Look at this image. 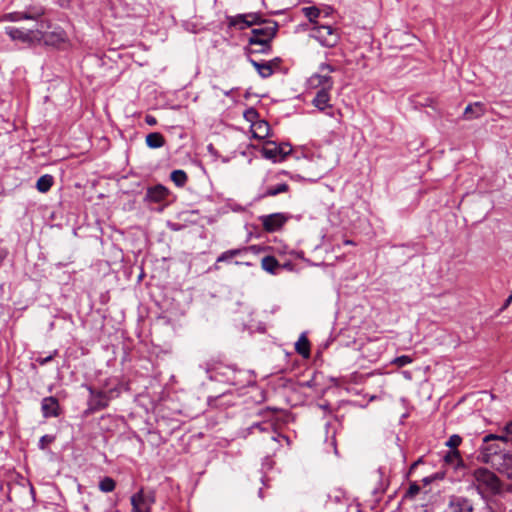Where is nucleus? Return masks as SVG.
Segmentation results:
<instances>
[{"label":"nucleus","instance_id":"obj_41","mask_svg":"<svg viewBox=\"0 0 512 512\" xmlns=\"http://www.w3.org/2000/svg\"><path fill=\"white\" fill-rule=\"evenodd\" d=\"M266 50L264 46H256L255 48H246L248 55L250 54H269L272 50Z\"/></svg>","mask_w":512,"mask_h":512},{"label":"nucleus","instance_id":"obj_30","mask_svg":"<svg viewBox=\"0 0 512 512\" xmlns=\"http://www.w3.org/2000/svg\"><path fill=\"white\" fill-rule=\"evenodd\" d=\"M444 461L449 464L456 463L457 465H459L460 463H462V458L460 456V452L458 450H450L444 456Z\"/></svg>","mask_w":512,"mask_h":512},{"label":"nucleus","instance_id":"obj_35","mask_svg":"<svg viewBox=\"0 0 512 512\" xmlns=\"http://www.w3.org/2000/svg\"><path fill=\"white\" fill-rule=\"evenodd\" d=\"M239 250L241 251V256L247 255L248 253L257 255V254L261 253L262 251H264V247H261L259 245H250V246L241 247V248H239Z\"/></svg>","mask_w":512,"mask_h":512},{"label":"nucleus","instance_id":"obj_28","mask_svg":"<svg viewBox=\"0 0 512 512\" xmlns=\"http://www.w3.org/2000/svg\"><path fill=\"white\" fill-rule=\"evenodd\" d=\"M98 488L103 493L112 492L116 488V481L109 476H105L99 481Z\"/></svg>","mask_w":512,"mask_h":512},{"label":"nucleus","instance_id":"obj_47","mask_svg":"<svg viewBox=\"0 0 512 512\" xmlns=\"http://www.w3.org/2000/svg\"><path fill=\"white\" fill-rule=\"evenodd\" d=\"M511 302H512V297H510V296H509V297L505 300V302H504V304H503V307H502V310L506 309V308L511 304Z\"/></svg>","mask_w":512,"mask_h":512},{"label":"nucleus","instance_id":"obj_48","mask_svg":"<svg viewBox=\"0 0 512 512\" xmlns=\"http://www.w3.org/2000/svg\"><path fill=\"white\" fill-rule=\"evenodd\" d=\"M235 265H245V266H251L252 264L250 262H243V261H235Z\"/></svg>","mask_w":512,"mask_h":512},{"label":"nucleus","instance_id":"obj_16","mask_svg":"<svg viewBox=\"0 0 512 512\" xmlns=\"http://www.w3.org/2000/svg\"><path fill=\"white\" fill-rule=\"evenodd\" d=\"M486 109L485 105L482 102H475L469 104L464 110V118L467 120H472L481 117L484 115Z\"/></svg>","mask_w":512,"mask_h":512},{"label":"nucleus","instance_id":"obj_36","mask_svg":"<svg viewBox=\"0 0 512 512\" xmlns=\"http://www.w3.org/2000/svg\"><path fill=\"white\" fill-rule=\"evenodd\" d=\"M413 362V358L408 355H401L392 360L391 364L397 367H404Z\"/></svg>","mask_w":512,"mask_h":512},{"label":"nucleus","instance_id":"obj_19","mask_svg":"<svg viewBox=\"0 0 512 512\" xmlns=\"http://www.w3.org/2000/svg\"><path fill=\"white\" fill-rule=\"evenodd\" d=\"M248 61L256 69L260 77L265 79L273 75V70L267 61H256L250 57H248Z\"/></svg>","mask_w":512,"mask_h":512},{"label":"nucleus","instance_id":"obj_46","mask_svg":"<svg viewBox=\"0 0 512 512\" xmlns=\"http://www.w3.org/2000/svg\"><path fill=\"white\" fill-rule=\"evenodd\" d=\"M57 2L62 8H68L70 6L71 0H57Z\"/></svg>","mask_w":512,"mask_h":512},{"label":"nucleus","instance_id":"obj_50","mask_svg":"<svg viewBox=\"0 0 512 512\" xmlns=\"http://www.w3.org/2000/svg\"><path fill=\"white\" fill-rule=\"evenodd\" d=\"M343 243H344L345 245H355V242H354V241H352V240H348V239H347V240H345Z\"/></svg>","mask_w":512,"mask_h":512},{"label":"nucleus","instance_id":"obj_49","mask_svg":"<svg viewBox=\"0 0 512 512\" xmlns=\"http://www.w3.org/2000/svg\"><path fill=\"white\" fill-rule=\"evenodd\" d=\"M432 480H433V478H431V477H425V478H423V482H424V484H429Z\"/></svg>","mask_w":512,"mask_h":512},{"label":"nucleus","instance_id":"obj_42","mask_svg":"<svg viewBox=\"0 0 512 512\" xmlns=\"http://www.w3.org/2000/svg\"><path fill=\"white\" fill-rule=\"evenodd\" d=\"M319 70H320L321 73L329 75V73L335 72L336 68L334 66L328 64V63H322L319 66Z\"/></svg>","mask_w":512,"mask_h":512},{"label":"nucleus","instance_id":"obj_32","mask_svg":"<svg viewBox=\"0 0 512 512\" xmlns=\"http://www.w3.org/2000/svg\"><path fill=\"white\" fill-rule=\"evenodd\" d=\"M273 427L272 423L270 422H257V423H254L252 424L249 428H248V431L249 433H253V430L254 429H257L259 430L260 432H267L269 431L271 428Z\"/></svg>","mask_w":512,"mask_h":512},{"label":"nucleus","instance_id":"obj_31","mask_svg":"<svg viewBox=\"0 0 512 512\" xmlns=\"http://www.w3.org/2000/svg\"><path fill=\"white\" fill-rule=\"evenodd\" d=\"M258 117H259L258 111L253 107L246 109L244 112V118L252 124L251 126H253L254 123L259 121Z\"/></svg>","mask_w":512,"mask_h":512},{"label":"nucleus","instance_id":"obj_21","mask_svg":"<svg viewBox=\"0 0 512 512\" xmlns=\"http://www.w3.org/2000/svg\"><path fill=\"white\" fill-rule=\"evenodd\" d=\"M295 350L303 358L310 357V342L305 334H302L295 343Z\"/></svg>","mask_w":512,"mask_h":512},{"label":"nucleus","instance_id":"obj_17","mask_svg":"<svg viewBox=\"0 0 512 512\" xmlns=\"http://www.w3.org/2000/svg\"><path fill=\"white\" fill-rule=\"evenodd\" d=\"M228 26L239 30H245L251 26L247 14H238L236 16H227Z\"/></svg>","mask_w":512,"mask_h":512},{"label":"nucleus","instance_id":"obj_52","mask_svg":"<svg viewBox=\"0 0 512 512\" xmlns=\"http://www.w3.org/2000/svg\"><path fill=\"white\" fill-rule=\"evenodd\" d=\"M266 412L270 415L274 414L275 410H272L270 408H267Z\"/></svg>","mask_w":512,"mask_h":512},{"label":"nucleus","instance_id":"obj_5","mask_svg":"<svg viewBox=\"0 0 512 512\" xmlns=\"http://www.w3.org/2000/svg\"><path fill=\"white\" fill-rule=\"evenodd\" d=\"M131 512H151L152 505L156 503V491L153 489H144L134 493L130 498Z\"/></svg>","mask_w":512,"mask_h":512},{"label":"nucleus","instance_id":"obj_44","mask_svg":"<svg viewBox=\"0 0 512 512\" xmlns=\"http://www.w3.org/2000/svg\"><path fill=\"white\" fill-rule=\"evenodd\" d=\"M278 145L285 152V158H286L291 153L292 146L289 143H280Z\"/></svg>","mask_w":512,"mask_h":512},{"label":"nucleus","instance_id":"obj_34","mask_svg":"<svg viewBox=\"0 0 512 512\" xmlns=\"http://www.w3.org/2000/svg\"><path fill=\"white\" fill-rule=\"evenodd\" d=\"M420 492V486L416 483H410L408 489L406 490L404 494L405 499H414L416 495H418Z\"/></svg>","mask_w":512,"mask_h":512},{"label":"nucleus","instance_id":"obj_6","mask_svg":"<svg viewBox=\"0 0 512 512\" xmlns=\"http://www.w3.org/2000/svg\"><path fill=\"white\" fill-rule=\"evenodd\" d=\"M312 34L325 47L332 48L339 41V34L332 26L316 24L312 28Z\"/></svg>","mask_w":512,"mask_h":512},{"label":"nucleus","instance_id":"obj_1","mask_svg":"<svg viewBox=\"0 0 512 512\" xmlns=\"http://www.w3.org/2000/svg\"><path fill=\"white\" fill-rule=\"evenodd\" d=\"M501 444L503 438L500 434H487L482 439L478 450L477 459L485 464H490L500 472L512 475V454L505 451Z\"/></svg>","mask_w":512,"mask_h":512},{"label":"nucleus","instance_id":"obj_37","mask_svg":"<svg viewBox=\"0 0 512 512\" xmlns=\"http://www.w3.org/2000/svg\"><path fill=\"white\" fill-rule=\"evenodd\" d=\"M247 17L251 23V26L266 24L271 21V20L262 19L260 13H247Z\"/></svg>","mask_w":512,"mask_h":512},{"label":"nucleus","instance_id":"obj_39","mask_svg":"<svg viewBox=\"0 0 512 512\" xmlns=\"http://www.w3.org/2000/svg\"><path fill=\"white\" fill-rule=\"evenodd\" d=\"M54 440L55 436L46 434L40 438L38 446L40 449L44 450L49 444L54 442Z\"/></svg>","mask_w":512,"mask_h":512},{"label":"nucleus","instance_id":"obj_20","mask_svg":"<svg viewBox=\"0 0 512 512\" xmlns=\"http://www.w3.org/2000/svg\"><path fill=\"white\" fill-rule=\"evenodd\" d=\"M270 125L265 120H259L252 126V136L257 139H264L269 135Z\"/></svg>","mask_w":512,"mask_h":512},{"label":"nucleus","instance_id":"obj_26","mask_svg":"<svg viewBox=\"0 0 512 512\" xmlns=\"http://www.w3.org/2000/svg\"><path fill=\"white\" fill-rule=\"evenodd\" d=\"M287 191H289V185L287 183H280L276 186L267 188L266 191L261 195V198L276 196Z\"/></svg>","mask_w":512,"mask_h":512},{"label":"nucleus","instance_id":"obj_7","mask_svg":"<svg viewBox=\"0 0 512 512\" xmlns=\"http://www.w3.org/2000/svg\"><path fill=\"white\" fill-rule=\"evenodd\" d=\"M332 89L320 88L312 100V104L321 112H324L326 115L330 117H335V114H340L339 111H336L333 106L330 104V91Z\"/></svg>","mask_w":512,"mask_h":512},{"label":"nucleus","instance_id":"obj_11","mask_svg":"<svg viewBox=\"0 0 512 512\" xmlns=\"http://www.w3.org/2000/svg\"><path fill=\"white\" fill-rule=\"evenodd\" d=\"M261 154L264 158L272 160L273 162H281L285 160V152L274 141H266Z\"/></svg>","mask_w":512,"mask_h":512},{"label":"nucleus","instance_id":"obj_40","mask_svg":"<svg viewBox=\"0 0 512 512\" xmlns=\"http://www.w3.org/2000/svg\"><path fill=\"white\" fill-rule=\"evenodd\" d=\"M58 355V350L55 349L50 355H48L47 357H37L35 359V361L40 364L41 366L49 363L50 361H52L54 359L55 356Z\"/></svg>","mask_w":512,"mask_h":512},{"label":"nucleus","instance_id":"obj_24","mask_svg":"<svg viewBox=\"0 0 512 512\" xmlns=\"http://www.w3.org/2000/svg\"><path fill=\"white\" fill-rule=\"evenodd\" d=\"M54 178L50 174L42 175L36 183V188L41 193L48 192L53 186Z\"/></svg>","mask_w":512,"mask_h":512},{"label":"nucleus","instance_id":"obj_8","mask_svg":"<svg viewBox=\"0 0 512 512\" xmlns=\"http://www.w3.org/2000/svg\"><path fill=\"white\" fill-rule=\"evenodd\" d=\"M259 219L263 229L266 232L271 233L280 230L288 221L289 216L285 213H272L269 215H263Z\"/></svg>","mask_w":512,"mask_h":512},{"label":"nucleus","instance_id":"obj_14","mask_svg":"<svg viewBox=\"0 0 512 512\" xmlns=\"http://www.w3.org/2000/svg\"><path fill=\"white\" fill-rule=\"evenodd\" d=\"M445 512H473L471 501L465 497L453 496Z\"/></svg>","mask_w":512,"mask_h":512},{"label":"nucleus","instance_id":"obj_4","mask_svg":"<svg viewBox=\"0 0 512 512\" xmlns=\"http://www.w3.org/2000/svg\"><path fill=\"white\" fill-rule=\"evenodd\" d=\"M279 26L276 21H270L264 27L254 28L248 40L250 46H264L265 51L272 50V40L276 37Z\"/></svg>","mask_w":512,"mask_h":512},{"label":"nucleus","instance_id":"obj_15","mask_svg":"<svg viewBox=\"0 0 512 512\" xmlns=\"http://www.w3.org/2000/svg\"><path fill=\"white\" fill-rule=\"evenodd\" d=\"M42 38L45 44L55 46L64 43L67 39V35L62 28H57L52 32L44 33Z\"/></svg>","mask_w":512,"mask_h":512},{"label":"nucleus","instance_id":"obj_9","mask_svg":"<svg viewBox=\"0 0 512 512\" xmlns=\"http://www.w3.org/2000/svg\"><path fill=\"white\" fill-rule=\"evenodd\" d=\"M44 15L42 8L34 9L33 11L24 12H10L2 16L1 21L18 22L21 20H38Z\"/></svg>","mask_w":512,"mask_h":512},{"label":"nucleus","instance_id":"obj_45","mask_svg":"<svg viewBox=\"0 0 512 512\" xmlns=\"http://www.w3.org/2000/svg\"><path fill=\"white\" fill-rule=\"evenodd\" d=\"M145 122L149 126H155L157 124V119L154 116H152V115H146L145 116Z\"/></svg>","mask_w":512,"mask_h":512},{"label":"nucleus","instance_id":"obj_12","mask_svg":"<svg viewBox=\"0 0 512 512\" xmlns=\"http://www.w3.org/2000/svg\"><path fill=\"white\" fill-rule=\"evenodd\" d=\"M170 195L168 188L161 184H157L152 187H148L144 200L151 203H161L165 201Z\"/></svg>","mask_w":512,"mask_h":512},{"label":"nucleus","instance_id":"obj_3","mask_svg":"<svg viewBox=\"0 0 512 512\" xmlns=\"http://www.w3.org/2000/svg\"><path fill=\"white\" fill-rule=\"evenodd\" d=\"M89 391L88 408L86 414H91L100 410H103L109 406L110 401L120 394L118 387H112L108 390H95L91 386H87Z\"/></svg>","mask_w":512,"mask_h":512},{"label":"nucleus","instance_id":"obj_33","mask_svg":"<svg viewBox=\"0 0 512 512\" xmlns=\"http://www.w3.org/2000/svg\"><path fill=\"white\" fill-rule=\"evenodd\" d=\"M500 435L503 438V443H512V420L505 424Z\"/></svg>","mask_w":512,"mask_h":512},{"label":"nucleus","instance_id":"obj_10","mask_svg":"<svg viewBox=\"0 0 512 512\" xmlns=\"http://www.w3.org/2000/svg\"><path fill=\"white\" fill-rule=\"evenodd\" d=\"M41 412L44 418L59 417L62 411L58 399L54 396L44 397Z\"/></svg>","mask_w":512,"mask_h":512},{"label":"nucleus","instance_id":"obj_2","mask_svg":"<svg viewBox=\"0 0 512 512\" xmlns=\"http://www.w3.org/2000/svg\"><path fill=\"white\" fill-rule=\"evenodd\" d=\"M472 485L482 499L488 500L502 491V482L499 477L487 468L480 467L472 472Z\"/></svg>","mask_w":512,"mask_h":512},{"label":"nucleus","instance_id":"obj_18","mask_svg":"<svg viewBox=\"0 0 512 512\" xmlns=\"http://www.w3.org/2000/svg\"><path fill=\"white\" fill-rule=\"evenodd\" d=\"M310 83L314 85L315 87H321V88H327L332 89L333 88V80L331 76L328 74H314L310 78Z\"/></svg>","mask_w":512,"mask_h":512},{"label":"nucleus","instance_id":"obj_29","mask_svg":"<svg viewBox=\"0 0 512 512\" xmlns=\"http://www.w3.org/2000/svg\"><path fill=\"white\" fill-rule=\"evenodd\" d=\"M302 13L305 15V17L308 18V20L311 23L317 24L316 19L320 16V9L316 6H309V7H303L301 9Z\"/></svg>","mask_w":512,"mask_h":512},{"label":"nucleus","instance_id":"obj_22","mask_svg":"<svg viewBox=\"0 0 512 512\" xmlns=\"http://www.w3.org/2000/svg\"><path fill=\"white\" fill-rule=\"evenodd\" d=\"M165 138L160 132H152L146 136V145L149 148L157 149L163 147Z\"/></svg>","mask_w":512,"mask_h":512},{"label":"nucleus","instance_id":"obj_23","mask_svg":"<svg viewBox=\"0 0 512 512\" xmlns=\"http://www.w3.org/2000/svg\"><path fill=\"white\" fill-rule=\"evenodd\" d=\"M261 267L268 273L276 274V271L280 267V264L274 256L268 255L262 258Z\"/></svg>","mask_w":512,"mask_h":512},{"label":"nucleus","instance_id":"obj_51","mask_svg":"<svg viewBox=\"0 0 512 512\" xmlns=\"http://www.w3.org/2000/svg\"><path fill=\"white\" fill-rule=\"evenodd\" d=\"M109 382H110V379H109V380H107V381H105V383H104V385H103V387H104V388H106V390H108V389H109V388H108V386H109Z\"/></svg>","mask_w":512,"mask_h":512},{"label":"nucleus","instance_id":"obj_13","mask_svg":"<svg viewBox=\"0 0 512 512\" xmlns=\"http://www.w3.org/2000/svg\"><path fill=\"white\" fill-rule=\"evenodd\" d=\"M5 33L13 41H20L22 43H32L34 41V30L33 29H21L16 27H6Z\"/></svg>","mask_w":512,"mask_h":512},{"label":"nucleus","instance_id":"obj_25","mask_svg":"<svg viewBox=\"0 0 512 512\" xmlns=\"http://www.w3.org/2000/svg\"><path fill=\"white\" fill-rule=\"evenodd\" d=\"M237 256H241V251L239 250V248H236V249H230V250H227V251H224L223 253H221L217 259H216V262H215V269L218 270L219 267H218V263H221V262H230L233 258L237 257Z\"/></svg>","mask_w":512,"mask_h":512},{"label":"nucleus","instance_id":"obj_53","mask_svg":"<svg viewBox=\"0 0 512 512\" xmlns=\"http://www.w3.org/2000/svg\"><path fill=\"white\" fill-rule=\"evenodd\" d=\"M419 462H420V460H419V461H417V462H414V463L412 464V466H411V469H413V468H414V467H415Z\"/></svg>","mask_w":512,"mask_h":512},{"label":"nucleus","instance_id":"obj_38","mask_svg":"<svg viewBox=\"0 0 512 512\" xmlns=\"http://www.w3.org/2000/svg\"><path fill=\"white\" fill-rule=\"evenodd\" d=\"M462 438L457 435L453 434L449 437L448 441L446 442V446L451 448V450H458V446L461 444Z\"/></svg>","mask_w":512,"mask_h":512},{"label":"nucleus","instance_id":"obj_27","mask_svg":"<svg viewBox=\"0 0 512 512\" xmlns=\"http://www.w3.org/2000/svg\"><path fill=\"white\" fill-rule=\"evenodd\" d=\"M170 179L177 187H183L188 181V176L184 170H174L171 172Z\"/></svg>","mask_w":512,"mask_h":512},{"label":"nucleus","instance_id":"obj_43","mask_svg":"<svg viewBox=\"0 0 512 512\" xmlns=\"http://www.w3.org/2000/svg\"><path fill=\"white\" fill-rule=\"evenodd\" d=\"M267 63L270 65V68H272L273 72L275 69H278L282 63V59L280 57H275L274 59L267 61Z\"/></svg>","mask_w":512,"mask_h":512}]
</instances>
